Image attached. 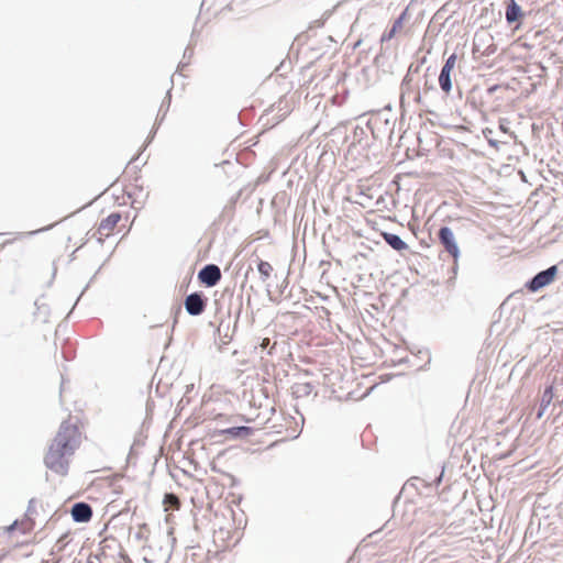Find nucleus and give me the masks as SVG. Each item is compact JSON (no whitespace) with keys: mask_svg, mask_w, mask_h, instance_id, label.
I'll use <instances>...</instances> for the list:
<instances>
[{"mask_svg":"<svg viewBox=\"0 0 563 563\" xmlns=\"http://www.w3.org/2000/svg\"><path fill=\"white\" fill-rule=\"evenodd\" d=\"M78 444L77 427L64 421L44 457L46 467L58 475H66L69 457L75 453Z\"/></svg>","mask_w":563,"mask_h":563,"instance_id":"nucleus-1","label":"nucleus"},{"mask_svg":"<svg viewBox=\"0 0 563 563\" xmlns=\"http://www.w3.org/2000/svg\"><path fill=\"white\" fill-rule=\"evenodd\" d=\"M556 274L558 266L552 265L547 269L539 272L530 280H528L526 283V288L531 292H536L541 288L550 285L554 280Z\"/></svg>","mask_w":563,"mask_h":563,"instance_id":"nucleus-2","label":"nucleus"},{"mask_svg":"<svg viewBox=\"0 0 563 563\" xmlns=\"http://www.w3.org/2000/svg\"><path fill=\"white\" fill-rule=\"evenodd\" d=\"M184 306L190 316H200L206 309L207 298L202 292H192L185 298Z\"/></svg>","mask_w":563,"mask_h":563,"instance_id":"nucleus-3","label":"nucleus"},{"mask_svg":"<svg viewBox=\"0 0 563 563\" xmlns=\"http://www.w3.org/2000/svg\"><path fill=\"white\" fill-rule=\"evenodd\" d=\"M438 236L445 251L454 258H457L460 254V249L455 241L453 231L449 227H442L439 230Z\"/></svg>","mask_w":563,"mask_h":563,"instance_id":"nucleus-4","label":"nucleus"},{"mask_svg":"<svg viewBox=\"0 0 563 563\" xmlns=\"http://www.w3.org/2000/svg\"><path fill=\"white\" fill-rule=\"evenodd\" d=\"M198 278L207 287H213L221 279V271L217 265L208 264L199 271Z\"/></svg>","mask_w":563,"mask_h":563,"instance_id":"nucleus-5","label":"nucleus"},{"mask_svg":"<svg viewBox=\"0 0 563 563\" xmlns=\"http://www.w3.org/2000/svg\"><path fill=\"white\" fill-rule=\"evenodd\" d=\"M71 517L75 522H88L92 517V509L86 503H76L71 507Z\"/></svg>","mask_w":563,"mask_h":563,"instance_id":"nucleus-6","label":"nucleus"},{"mask_svg":"<svg viewBox=\"0 0 563 563\" xmlns=\"http://www.w3.org/2000/svg\"><path fill=\"white\" fill-rule=\"evenodd\" d=\"M522 16V10L516 0L507 2L505 18L509 24L517 22Z\"/></svg>","mask_w":563,"mask_h":563,"instance_id":"nucleus-7","label":"nucleus"},{"mask_svg":"<svg viewBox=\"0 0 563 563\" xmlns=\"http://www.w3.org/2000/svg\"><path fill=\"white\" fill-rule=\"evenodd\" d=\"M121 220V216L119 213H111L107 218H104L99 224V232L103 235H109L110 232L114 229L118 222Z\"/></svg>","mask_w":563,"mask_h":563,"instance_id":"nucleus-8","label":"nucleus"},{"mask_svg":"<svg viewBox=\"0 0 563 563\" xmlns=\"http://www.w3.org/2000/svg\"><path fill=\"white\" fill-rule=\"evenodd\" d=\"M384 241L396 251H404L408 249L407 243L397 234L384 232L383 234Z\"/></svg>","mask_w":563,"mask_h":563,"instance_id":"nucleus-9","label":"nucleus"},{"mask_svg":"<svg viewBox=\"0 0 563 563\" xmlns=\"http://www.w3.org/2000/svg\"><path fill=\"white\" fill-rule=\"evenodd\" d=\"M405 15H406V12H402L393 23V26L390 27V30L386 31L383 35H382V42H385V41H390L395 35L396 33L398 32V30H400L402 27V24H404V19H405Z\"/></svg>","mask_w":563,"mask_h":563,"instance_id":"nucleus-10","label":"nucleus"},{"mask_svg":"<svg viewBox=\"0 0 563 563\" xmlns=\"http://www.w3.org/2000/svg\"><path fill=\"white\" fill-rule=\"evenodd\" d=\"M439 85L443 92L446 95L450 93L452 89L451 71L441 69L439 75Z\"/></svg>","mask_w":563,"mask_h":563,"instance_id":"nucleus-11","label":"nucleus"},{"mask_svg":"<svg viewBox=\"0 0 563 563\" xmlns=\"http://www.w3.org/2000/svg\"><path fill=\"white\" fill-rule=\"evenodd\" d=\"M552 398H553L552 386H550V387L545 388V390L543 391V395H542V398H541V402H540V409H539V412L537 415V418L540 419L543 416L544 410L551 404Z\"/></svg>","mask_w":563,"mask_h":563,"instance_id":"nucleus-12","label":"nucleus"},{"mask_svg":"<svg viewBox=\"0 0 563 563\" xmlns=\"http://www.w3.org/2000/svg\"><path fill=\"white\" fill-rule=\"evenodd\" d=\"M225 432L233 438H246L252 434L253 430L250 427H232L225 430Z\"/></svg>","mask_w":563,"mask_h":563,"instance_id":"nucleus-13","label":"nucleus"},{"mask_svg":"<svg viewBox=\"0 0 563 563\" xmlns=\"http://www.w3.org/2000/svg\"><path fill=\"white\" fill-rule=\"evenodd\" d=\"M312 390L313 386L310 383H300L294 386V394L297 395V397H307Z\"/></svg>","mask_w":563,"mask_h":563,"instance_id":"nucleus-14","label":"nucleus"},{"mask_svg":"<svg viewBox=\"0 0 563 563\" xmlns=\"http://www.w3.org/2000/svg\"><path fill=\"white\" fill-rule=\"evenodd\" d=\"M257 271L261 275L262 282H266L271 277L273 267L268 262L260 261L257 264Z\"/></svg>","mask_w":563,"mask_h":563,"instance_id":"nucleus-15","label":"nucleus"},{"mask_svg":"<svg viewBox=\"0 0 563 563\" xmlns=\"http://www.w3.org/2000/svg\"><path fill=\"white\" fill-rule=\"evenodd\" d=\"M455 64H456V55L452 54L446 58V60L441 69L452 71L453 68L455 67Z\"/></svg>","mask_w":563,"mask_h":563,"instance_id":"nucleus-16","label":"nucleus"},{"mask_svg":"<svg viewBox=\"0 0 563 563\" xmlns=\"http://www.w3.org/2000/svg\"><path fill=\"white\" fill-rule=\"evenodd\" d=\"M148 534V527L147 525H142L139 529V531L135 533V538L137 540H146Z\"/></svg>","mask_w":563,"mask_h":563,"instance_id":"nucleus-17","label":"nucleus"},{"mask_svg":"<svg viewBox=\"0 0 563 563\" xmlns=\"http://www.w3.org/2000/svg\"><path fill=\"white\" fill-rule=\"evenodd\" d=\"M363 135H365V130L361 126H356L354 129V140H360Z\"/></svg>","mask_w":563,"mask_h":563,"instance_id":"nucleus-18","label":"nucleus"},{"mask_svg":"<svg viewBox=\"0 0 563 563\" xmlns=\"http://www.w3.org/2000/svg\"><path fill=\"white\" fill-rule=\"evenodd\" d=\"M34 499H31L29 501V507H27V510H26V515L27 516H32L33 514H35V508H34Z\"/></svg>","mask_w":563,"mask_h":563,"instance_id":"nucleus-19","label":"nucleus"},{"mask_svg":"<svg viewBox=\"0 0 563 563\" xmlns=\"http://www.w3.org/2000/svg\"><path fill=\"white\" fill-rule=\"evenodd\" d=\"M499 129H500L503 132H505V133H507V132H508V126H507V124H506V123H504V122H501V123L499 124Z\"/></svg>","mask_w":563,"mask_h":563,"instance_id":"nucleus-20","label":"nucleus"},{"mask_svg":"<svg viewBox=\"0 0 563 563\" xmlns=\"http://www.w3.org/2000/svg\"><path fill=\"white\" fill-rule=\"evenodd\" d=\"M164 556L165 558H169V551L168 550L165 551Z\"/></svg>","mask_w":563,"mask_h":563,"instance_id":"nucleus-21","label":"nucleus"},{"mask_svg":"<svg viewBox=\"0 0 563 563\" xmlns=\"http://www.w3.org/2000/svg\"><path fill=\"white\" fill-rule=\"evenodd\" d=\"M442 479V474L435 479L437 483H440Z\"/></svg>","mask_w":563,"mask_h":563,"instance_id":"nucleus-22","label":"nucleus"},{"mask_svg":"<svg viewBox=\"0 0 563 563\" xmlns=\"http://www.w3.org/2000/svg\"><path fill=\"white\" fill-rule=\"evenodd\" d=\"M489 144H492L494 146L496 145V143L494 141H492V140L489 141Z\"/></svg>","mask_w":563,"mask_h":563,"instance_id":"nucleus-23","label":"nucleus"}]
</instances>
